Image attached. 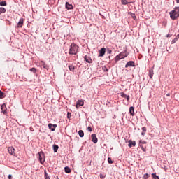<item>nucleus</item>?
I'll list each match as a JSON object with an SVG mask.
<instances>
[{"instance_id": "37998d69", "label": "nucleus", "mask_w": 179, "mask_h": 179, "mask_svg": "<svg viewBox=\"0 0 179 179\" xmlns=\"http://www.w3.org/2000/svg\"><path fill=\"white\" fill-rule=\"evenodd\" d=\"M173 34H168L166 37H172Z\"/></svg>"}, {"instance_id": "423d86ee", "label": "nucleus", "mask_w": 179, "mask_h": 179, "mask_svg": "<svg viewBox=\"0 0 179 179\" xmlns=\"http://www.w3.org/2000/svg\"><path fill=\"white\" fill-rule=\"evenodd\" d=\"M91 139L93 143H97V142H99V139L97 138V135H96V134H93L91 135Z\"/></svg>"}, {"instance_id": "a878e982", "label": "nucleus", "mask_w": 179, "mask_h": 179, "mask_svg": "<svg viewBox=\"0 0 179 179\" xmlns=\"http://www.w3.org/2000/svg\"><path fill=\"white\" fill-rule=\"evenodd\" d=\"M69 69L71 72H74L75 71V66H73V65H69Z\"/></svg>"}, {"instance_id": "f257e3e1", "label": "nucleus", "mask_w": 179, "mask_h": 179, "mask_svg": "<svg viewBox=\"0 0 179 179\" xmlns=\"http://www.w3.org/2000/svg\"><path fill=\"white\" fill-rule=\"evenodd\" d=\"M78 50H79V46H78V45H76L75 43H72L69 50V54L70 55H76V54H78Z\"/></svg>"}, {"instance_id": "2f4dec72", "label": "nucleus", "mask_w": 179, "mask_h": 179, "mask_svg": "<svg viewBox=\"0 0 179 179\" xmlns=\"http://www.w3.org/2000/svg\"><path fill=\"white\" fill-rule=\"evenodd\" d=\"M29 71H30L31 72H33V73H37V69H36V68H34V67L30 69Z\"/></svg>"}, {"instance_id": "7ed1b4c3", "label": "nucleus", "mask_w": 179, "mask_h": 179, "mask_svg": "<svg viewBox=\"0 0 179 179\" xmlns=\"http://www.w3.org/2000/svg\"><path fill=\"white\" fill-rule=\"evenodd\" d=\"M169 15L172 20H176L179 17V7H175L174 10L169 13Z\"/></svg>"}, {"instance_id": "72a5a7b5", "label": "nucleus", "mask_w": 179, "mask_h": 179, "mask_svg": "<svg viewBox=\"0 0 179 179\" xmlns=\"http://www.w3.org/2000/svg\"><path fill=\"white\" fill-rule=\"evenodd\" d=\"M145 143H147L145 141H143V140L139 141V146H141V145H145Z\"/></svg>"}, {"instance_id": "f704fd0d", "label": "nucleus", "mask_w": 179, "mask_h": 179, "mask_svg": "<svg viewBox=\"0 0 179 179\" xmlns=\"http://www.w3.org/2000/svg\"><path fill=\"white\" fill-rule=\"evenodd\" d=\"M150 177V175H149L148 173H145L144 174V176H143V179H148Z\"/></svg>"}, {"instance_id": "7c9ffc66", "label": "nucleus", "mask_w": 179, "mask_h": 179, "mask_svg": "<svg viewBox=\"0 0 179 179\" xmlns=\"http://www.w3.org/2000/svg\"><path fill=\"white\" fill-rule=\"evenodd\" d=\"M6 1H0V6H6Z\"/></svg>"}, {"instance_id": "dca6fc26", "label": "nucleus", "mask_w": 179, "mask_h": 179, "mask_svg": "<svg viewBox=\"0 0 179 179\" xmlns=\"http://www.w3.org/2000/svg\"><path fill=\"white\" fill-rule=\"evenodd\" d=\"M120 94H121V97H123L124 99H127V101H129V99H130L129 95H127L124 92H121Z\"/></svg>"}, {"instance_id": "58836bf2", "label": "nucleus", "mask_w": 179, "mask_h": 179, "mask_svg": "<svg viewBox=\"0 0 179 179\" xmlns=\"http://www.w3.org/2000/svg\"><path fill=\"white\" fill-rule=\"evenodd\" d=\"M71 117H72L71 113L68 112L67 113V118H68V120H71Z\"/></svg>"}, {"instance_id": "4c0bfd02", "label": "nucleus", "mask_w": 179, "mask_h": 179, "mask_svg": "<svg viewBox=\"0 0 179 179\" xmlns=\"http://www.w3.org/2000/svg\"><path fill=\"white\" fill-rule=\"evenodd\" d=\"M103 71L104 72H108V69L107 68V66H104L103 67Z\"/></svg>"}, {"instance_id": "a18cd8bd", "label": "nucleus", "mask_w": 179, "mask_h": 179, "mask_svg": "<svg viewBox=\"0 0 179 179\" xmlns=\"http://www.w3.org/2000/svg\"><path fill=\"white\" fill-rule=\"evenodd\" d=\"M166 96H167V97H170V93H168V94H166Z\"/></svg>"}, {"instance_id": "c9c22d12", "label": "nucleus", "mask_w": 179, "mask_h": 179, "mask_svg": "<svg viewBox=\"0 0 179 179\" xmlns=\"http://www.w3.org/2000/svg\"><path fill=\"white\" fill-rule=\"evenodd\" d=\"M140 148H141L143 152H146V147H144L143 145H140Z\"/></svg>"}, {"instance_id": "473e14b6", "label": "nucleus", "mask_w": 179, "mask_h": 179, "mask_svg": "<svg viewBox=\"0 0 179 179\" xmlns=\"http://www.w3.org/2000/svg\"><path fill=\"white\" fill-rule=\"evenodd\" d=\"M121 2L122 5H128L129 3L127 0H121Z\"/></svg>"}, {"instance_id": "412c9836", "label": "nucleus", "mask_w": 179, "mask_h": 179, "mask_svg": "<svg viewBox=\"0 0 179 179\" xmlns=\"http://www.w3.org/2000/svg\"><path fill=\"white\" fill-rule=\"evenodd\" d=\"M6 13V8L3 7H0V15H2V13Z\"/></svg>"}, {"instance_id": "5701e85b", "label": "nucleus", "mask_w": 179, "mask_h": 179, "mask_svg": "<svg viewBox=\"0 0 179 179\" xmlns=\"http://www.w3.org/2000/svg\"><path fill=\"white\" fill-rule=\"evenodd\" d=\"M142 132H141V135L142 136H145V134H146V131H147V129H146V127H142Z\"/></svg>"}, {"instance_id": "a19ab883", "label": "nucleus", "mask_w": 179, "mask_h": 179, "mask_svg": "<svg viewBox=\"0 0 179 179\" xmlns=\"http://www.w3.org/2000/svg\"><path fill=\"white\" fill-rule=\"evenodd\" d=\"M106 52H107V54H111V52H113V51L110 48H107Z\"/></svg>"}, {"instance_id": "aec40b11", "label": "nucleus", "mask_w": 179, "mask_h": 179, "mask_svg": "<svg viewBox=\"0 0 179 179\" xmlns=\"http://www.w3.org/2000/svg\"><path fill=\"white\" fill-rule=\"evenodd\" d=\"M52 148H53L54 153H57V152H58V149H59V146H58V145H55V144H54L52 145Z\"/></svg>"}, {"instance_id": "de8ad7c7", "label": "nucleus", "mask_w": 179, "mask_h": 179, "mask_svg": "<svg viewBox=\"0 0 179 179\" xmlns=\"http://www.w3.org/2000/svg\"><path fill=\"white\" fill-rule=\"evenodd\" d=\"M56 179H59L58 176H56Z\"/></svg>"}, {"instance_id": "c03bdc74", "label": "nucleus", "mask_w": 179, "mask_h": 179, "mask_svg": "<svg viewBox=\"0 0 179 179\" xmlns=\"http://www.w3.org/2000/svg\"><path fill=\"white\" fill-rule=\"evenodd\" d=\"M8 179H12V175L9 174L8 176Z\"/></svg>"}, {"instance_id": "e433bc0d", "label": "nucleus", "mask_w": 179, "mask_h": 179, "mask_svg": "<svg viewBox=\"0 0 179 179\" xmlns=\"http://www.w3.org/2000/svg\"><path fill=\"white\" fill-rule=\"evenodd\" d=\"M108 163H109V164H113V159H111V157H108Z\"/></svg>"}, {"instance_id": "20e7f679", "label": "nucleus", "mask_w": 179, "mask_h": 179, "mask_svg": "<svg viewBox=\"0 0 179 179\" xmlns=\"http://www.w3.org/2000/svg\"><path fill=\"white\" fill-rule=\"evenodd\" d=\"M37 156L41 164H44V162H45V155L43 153V152H39Z\"/></svg>"}, {"instance_id": "2eb2a0df", "label": "nucleus", "mask_w": 179, "mask_h": 179, "mask_svg": "<svg viewBox=\"0 0 179 179\" xmlns=\"http://www.w3.org/2000/svg\"><path fill=\"white\" fill-rule=\"evenodd\" d=\"M135 108H134V106H131L129 108V114L130 115H131L132 117H134V115H135V111H134Z\"/></svg>"}, {"instance_id": "b1692460", "label": "nucleus", "mask_w": 179, "mask_h": 179, "mask_svg": "<svg viewBox=\"0 0 179 179\" xmlns=\"http://www.w3.org/2000/svg\"><path fill=\"white\" fill-rule=\"evenodd\" d=\"M78 135L80 138H83V136H85V132H83V130H79Z\"/></svg>"}, {"instance_id": "4be33fe9", "label": "nucleus", "mask_w": 179, "mask_h": 179, "mask_svg": "<svg viewBox=\"0 0 179 179\" xmlns=\"http://www.w3.org/2000/svg\"><path fill=\"white\" fill-rule=\"evenodd\" d=\"M179 38V34H178L174 39L172 40L171 44H175V43H177V41Z\"/></svg>"}, {"instance_id": "79ce46f5", "label": "nucleus", "mask_w": 179, "mask_h": 179, "mask_svg": "<svg viewBox=\"0 0 179 179\" xmlns=\"http://www.w3.org/2000/svg\"><path fill=\"white\" fill-rule=\"evenodd\" d=\"M87 131H89V132H92V131H93V129H92V127L89 126L87 127Z\"/></svg>"}, {"instance_id": "39448f33", "label": "nucleus", "mask_w": 179, "mask_h": 179, "mask_svg": "<svg viewBox=\"0 0 179 179\" xmlns=\"http://www.w3.org/2000/svg\"><path fill=\"white\" fill-rule=\"evenodd\" d=\"M23 23H24V19L20 18L15 27L16 29H20V27H23Z\"/></svg>"}, {"instance_id": "49530a36", "label": "nucleus", "mask_w": 179, "mask_h": 179, "mask_svg": "<svg viewBox=\"0 0 179 179\" xmlns=\"http://www.w3.org/2000/svg\"><path fill=\"white\" fill-rule=\"evenodd\" d=\"M176 3H179V0H176Z\"/></svg>"}, {"instance_id": "f03ea898", "label": "nucleus", "mask_w": 179, "mask_h": 179, "mask_svg": "<svg viewBox=\"0 0 179 179\" xmlns=\"http://www.w3.org/2000/svg\"><path fill=\"white\" fill-rule=\"evenodd\" d=\"M128 55H129V52H128V51H127V50H124V51L120 52L119 55H117L115 57V62H118V61H120L121 59H124V58H127V57H128Z\"/></svg>"}, {"instance_id": "ea45409f", "label": "nucleus", "mask_w": 179, "mask_h": 179, "mask_svg": "<svg viewBox=\"0 0 179 179\" xmlns=\"http://www.w3.org/2000/svg\"><path fill=\"white\" fill-rule=\"evenodd\" d=\"M99 177L101 179H104L106 178V175H103V173H100Z\"/></svg>"}, {"instance_id": "1a4fd4ad", "label": "nucleus", "mask_w": 179, "mask_h": 179, "mask_svg": "<svg viewBox=\"0 0 179 179\" xmlns=\"http://www.w3.org/2000/svg\"><path fill=\"white\" fill-rule=\"evenodd\" d=\"M84 104H85V102H83V101L79 99L76 102V108H79V107H82Z\"/></svg>"}, {"instance_id": "6ab92c4d", "label": "nucleus", "mask_w": 179, "mask_h": 179, "mask_svg": "<svg viewBox=\"0 0 179 179\" xmlns=\"http://www.w3.org/2000/svg\"><path fill=\"white\" fill-rule=\"evenodd\" d=\"M8 150L10 155H13V153H15V148L13 147H8Z\"/></svg>"}, {"instance_id": "bb28decb", "label": "nucleus", "mask_w": 179, "mask_h": 179, "mask_svg": "<svg viewBox=\"0 0 179 179\" xmlns=\"http://www.w3.org/2000/svg\"><path fill=\"white\" fill-rule=\"evenodd\" d=\"M151 176H152L153 179H160L159 176L156 175V173H152Z\"/></svg>"}, {"instance_id": "ddd939ff", "label": "nucleus", "mask_w": 179, "mask_h": 179, "mask_svg": "<svg viewBox=\"0 0 179 179\" xmlns=\"http://www.w3.org/2000/svg\"><path fill=\"white\" fill-rule=\"evenodd\" d=\"M128 146L129 148H132V146H136V142L135 141L129 140Z\"/></svg>"}, {"instance_id": "0eeeda50", "label": "nucleus", "mask_w": 179, "mask_h": 179, "mask_svg": "<svg viewBox=\"0 0 179 179\" xmlns=\"http://www.w3.org/2000/svg\"><path fill=\"white\" fill-rule=\"evenodd\" d=\"M84 59L85 62H87L88 64H93V60L92 59V57L89 55H85L84 57Z\"/></svg>"}, {"instance_id": "cd10ccee", "label": "nucleus", "mask_w": 179, "mask_h": 179, "mask_svg": "<svg viewBox=\"0 0 179 179\" xmlns=\"http://www.w3.org/2000/svg\"><path fill=\"white\" fill-rule=\"evenodd\" d=\"M6 96L5 93L0 90V99H5Z\"/></svg>"}, {"instance_id": "393cba45", "label": "nucleus", "mask_w": 179, "mask_h": 179, "mask_svg": "<svg viewBox=\"0 0 179 179\" xmlns=\"http://www.w3.org/2000/svg\"><path fill=\"white\" fill-rule=\"evenodd\" d=\"M64 171L67 174H69V173H71V168H69V166L64 167Z\"/></svg>"}, {"instance_id": "a211bd4d", "label": "nucleus", "mask_w": 179, "mask_h": 179, "mask_svg": "<svg viewBox=\"0 0 179 179\" xmlns=\"http://www.w3.org/2000/svg\"><path fill=\"white\" fill-rule=\"evenodd\" d=\"M66 8H67L68 10H71V9H73V6L72 4H69V3L67 1L66 2Z\"/></svg>"}, {"instance_id": "f8f14e48", "label": "nucleus", "mask_w": 179, "mask_h": 179, "mask_svg": "<svg viewBox=\"0 0 179 179\" xmlns=\"http://www.w3.org/2000/svg\"><path fill=\"white\" fill-rule=\"evenodd\" d=\"M153 69H155V66H152L150 70H149V76L150 79H153V75H155V73L153 72Z\"/></svg>"}, {"instance_id": "4468645a", "label": "nucleus", "mask_w": 179, "mask_h": 179, "mask_svg": "<svg viewBox=\"0 0 179 179\" xmlns=\"http://www.w3.org/2000/svg\"><path fill=\"white\" fill-rule=\"evenodd\" d=\"M41 64L43 68H44V69H46L47 71H48V69H50V66L48 65H47V64H45V62L41 61Z\"/></svg>"}, {"instance_id": "c756f323", "label": "nucleus", "mask_w": 179, "mask_h": 179, "mask_svg": "<svg viewBox=\"0 0 179 179\" xmlns=\"http://www.w3.org/2000/svg\"><path fill=\"white\" fill-rule=\"evenodd\" d=\"M129 15H131V17L134 19V20H136V15L135 13H132L131 12H129Z\"/></svg>"}, {"instance_id": "9d476101", "label": "nucleus", "mask_w": 179, "mask_h": 179, "mask_svg": "<svg viewBox=\"0 0 179 179\" xmlns=\"http://www.w3.org/2000/svg\"><path fill=\"white\" fill-rule=\"evenodd\" d=\"M48 128H49V129H50V131L54 132V131H55V129L57 128V124H52L51 123H49Z\"/></svg>"}, {"instance_id": "9b49d317", "label": "nucleus", "mask_w": 179, "mask_h": 179, "mask_svg": "<svg viewBox=\"0 0 179 179\" xmlns=\"http://www.w3.org/2000/svg\"><path fill=\"white\" fill-rule=\"evenodd\" d=\"M106 54V48H102L99 50V57H104Z\"/></svg>"}, {"instance_id": "c85d7f7f", "label": "nucleus", "mask_w": 179, "mask_h": 179, "mask_svg": "<svg viewBox=\"0 0 179 179\" xmlns=\"http://www.w3.org/2000/svg\"><path fill=\"white\" fill-rule=\"evenodd\" d=\"M44 178L45 179H50V175H48V173H47V171H44Z\"/></svg>"}, {"instance_id": "6e6552de", "label": "nucleus", "mask_w": 179, "mask_h": 179, "mask_svg": "<svg viewBox=\"0 0 179 179\" xmlns=\"http://www.w3.org/2000/svg\"><path fill=\"white\" fill-rule=\"evenodd\" d=\"M129 66H130V67L136 66V65H135V62H134V61H129V62L126 64L125 68H129Z\"/></svg>"}, {"instance_id": "f3484780", "label": "nucleus", "mask_w": 179, "mask_h": 179, "mask_svg": "<svg viewBox=\"0 0 179 179\" xmlns=\"http://www.w3.org/2000/svg\"><path fill=\"white\" fill-rule=\"evenodd\" d=\"M1 110H2V113H3L4 114H6V104L3 103L1 106Z\"/></svg>"}]
</instances>
